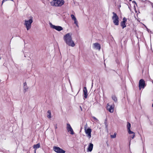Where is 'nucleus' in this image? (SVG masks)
I'll list each match as a JSON object with an SVG mask.
<instances>
[{"mask_svg":"<svg viewBox=\"0 0 153 153\" xmlns=\"http://www.w3.org/2000/svg\"><path fill=\"white\" fill-rule=\"evenodd\" d=\"M63 39L66 44L69 46L74 47L75 46V44L72 40L71 33H68L64 35Z\"/></svg>","mask_w":153,"mask_h":153,"instance_id":"obj_1","label":"nucleus"},{"mask_svg":"<svg viewBox=\"0 0 153 153\" xmlns=\"http://www.w3.org/2000/svg\"><path fill=\"white\" fill-rule=\"evenodd\" d=\"M152 83H153V81L152 82Z\"/></svg>","mask_w":153,"mask_h":153,"instance_id":"obj_33","label":"nucleus"},{"mask_svg":"<svg viewBox=\"0 0 153 153\" xmlns=\"http://www.w3.org/2000/svg\"><path fill=\"white\" fill-rule=\"evenodd\" d=\"M132 0H129L130 1H131Z\"/></svg>","mask_w":153,"mask_h":153,"instance_id":"obj_31","label":"nucleus"},{"mask_svg":"<svg viewBox=\"0 0 153 153\" xmlns=\"http://www.w3.org/2000/svg\"><path fill=\"white\" fill-rule=\"evenodd\" d=\"M30 19L28 20L25 21L24 25L27 30H29L31 27V24L33 22V17L30 16Z\"/></svg>","mask_w":153,"mask_h":153,"instance_id":"obj_3","label":"nucleus"},{"mask_svg":"<svg viewBox=\"0 0 153 153\" xmlns=\"http://www.w3.org/2000/svg\"><path fill=\"white\" fill-rule=\"evenodd\" d=\"M74 24H75L77 26V27H78V22L77 20V19H76V20H74Z\"/></svg>","mask_w":153,"mask_h":153,"instance_id":"obj_22","label":"nucleus"},{"mask_svg":"<svg viewBox=\"0 0 153 153\" xmlns=\"http://www.w3.org/2000/svg\"><path fill=\"white\" fill-rule=\"evenodd\" d=\"M71 17L72 19L74 20H76V18L74 16L73 14H71Z\"/></svg>","mask_w":153,"mask_h":153,"instance_id":"obj_21","label":"nucleus"},{"mask_svg":"<svg viewBox=\"0 0 153 153\" xmlns=\"http://www.w3.org/2000/svg\"><path fill=\"white\" fill-rule=\"evenodd\" d=\"M93 47L97 50H100V44L98 43H96L93 44Z\"/></svg>","mask_w":153,"mask_h":153,"instance_id":"obj_11","label":"nucleus"},{"mask_svg":"<svg viewBox=\"0 0 153 153\" xmlns=\"http://www.w3.org/2000/svg\"><path fill=\"white\" fill-rule=\"evenodd\" d=\"M131 134H133V135L132 136H131V137L132 139H133L135 136V133L133 132V133H131Z\"/></svg>","mask_w":153,"mask_h":153,"instance_id":"obj_23","label":"nucleus"},{"mask_svg":"<svg viewBox=\"0 0 153 153\" xmlns=\"http://www.w3.org/2000/svg\"><path fill=\"white\" fill-rule=\"evenodd\" d=\"M53 150L57 153H65V152L60 148L54 146L53 147Z\"/></svg>","mask_w":153,"mask_h":153,"instance_id":"obj_5","label":"nucleus"},{"mask_svg":"<svg viewBox=\"0 0 153 153\" xmlns=\"http://www.w3.org/2000/svg\"><path fill=\"white\" fill-rule=\"evenodd\" d=\"M93 118L94 119L95 121L97 122L98 121V120L95 117H93Z\"/></svg>","mask_w":153,"mask_h":153,"instance_id":"obj_24","label":"nucleus"},{"mask_svg":"<svg viewBox=\"0 0 153 153\" xmlns=\"http://www.w3.org/2000/svg\"><path fill=\"white\" fill-rule=\"evenodd\" d=\"M23 86H27L26 83V82H24L23 84Z\"/></svg>","mask_w":153,"mask_h":153,"instance_id":"obj_26","label":"nucleus"},{"mask_svg":"<svg viewBox=\"0 0 153 153\" xmlns=\"http://www.w3.org/2000/svg\"><path fill=\"white\" fill-rule=\"evenodd\" d=\"M54 127H55V129H56L57 128V125L56 124L55 125Z\"/></svg>","mask_w":153,"mask_h":153,"instance_id":"obj_27","label":"nucleus"},{"mask_svg":"<svg viewBox=\"0 0 153 153\" xmlns=\"http://www.w3.org/2000/svg\"><path fill=\"white\" fill-rule=\"evenodd\" d=\"M93 145L92 143H90L88 146V147L87 149V152H91L93 148Z\"/></svg>","mask_w":153,"mask_h":153,"instance_id":"obj_15","label":"nucleus"},{"mask_svg":"<svg viewBox=\"0 0 153 153\" xmlns=\"http://www.w3.org/2000/svg\"><path fill=\"white\" fill-rule=\"evenodd\" d=\"M112 99H113V100H114V101L115 102H117V99L116 97L115 96L113 95L112 96Z\"/></svg>","mask_w":153,"mask_h":153,"instance_id":"obj_18","label":"nucleus"},{"mask_svg":"<svg viewBox=\"0 0 153 153\" xmlns=\"http://www.w3.org/2000/svg\"><path fill=\"white\" fill-rule=\"evenodd\" d=\"M48 113V115H47V117L48 118H50L51 117V112L50 110H48V111L47 112Z\"/></svg>","mask_w":153,"mask_h":153,"instance_id":"obj_17","label":"nucleus"},{"mask_svg":"<svg viewBox=\"0 0 153 153\" xmlns=\"http://www.w3.org/2000/svg\"><path fill=\"white\" fill-rule=\"evenodd\" d=\"M116 133H114L113 135H111V138H115L116 137Z\"/></svg>","mask_w":153,"mask_h":153,"instance_id":"obj_20","label":"nucleus"},{"mask_svg":"<svg viewBox=\"0 0 153 153\" xmlns=\"http://www.w3.org/2000/svg\"><path fill=\"white\" fill-rule=\"evenodd\" d=\"M66 128L68 132H69L71 134L73 135L74 134L73 129H72V127L69 124H67Z\"/></svg>","mask_w":153,"mask_h":153,"instance_id":"obj_9","label":"nucleus"},{"mask_svg":"<svg viewBox=\"0 0 153 153\" xmlns=\"http://www.w3.org/2000/svg\"><path fill=\"white\" fill-rule=\"evenodd\" d=\"M50 3L52 6L61 7L64 4L65 1L64 0H53Z\"/></svg>","mask_w":153,"mask_h":153,"instance_id":"obj_2","label":"nucleus"},{"mask_svg":"<svg viewBox=\"0 0 153 153\" xmlns=\"http://www.w3.org/2000/svg\"><path fill=\"white\" fill-rule=\"evenodd\" d=\"M152 107H153V103L152 104Z\"/></svg>","mask_w":153,"mask_h":153,"instance_id":"obj_30","label":"nucleus"},{"mask_svg":"<svg viewBox=\"0 0 153 153\" xmlns=\"http://www.w3.org/2000/svg\"><path fill=\"white\" fill-rule=\"evenodd\" d=\"M7 1V0H3L2 1V4H1V5H2L3 3H4V2L6 1Z\"/></svg>","mask_w":153,"mask_h":153,"instance_id":"obj_25","label":"nucleus"},{"mask_svg":"<svg viewBox=\"0 0 153 153\" xmlns=\"http://www.w3.org/2000/svg\"><path fill=\"white\" fill-rule=\"evenodd\" d=\"M79 108L80 109V110H81V111H82V108L81 107V106H79Z\"/></svg>","mask_w":153,"mask_h":153,"instance_id":"obj_28","label":"nucleus"},{"mask_svg":"<svg viewBox=\"0 0 153 153\" xmlns=\"http://www.w3.org/2000/svg\"><path fill=\"white\" fill-rule=\"evenodd\" d=\"M24 92H25L28 90V87L27 86H23Z\"/></svg>","mask_w":153,"mask_h":153,"instance_id":"obj_19","label":"nucleus"},{"mask_svg":"<svg viewBox=\"0 0 153 153\" xmlns=\"http://www.w3.org/2000/svg\"><path fill=\"white\" fill-rule=\"evenodd\" d=\"M107 109L111 113H112L114 111V107L112 105H109L108 104H107Z\"/></svg>","mask_w":153,"mask_h":153,"instance_id":"obj_12","label":"nucleus"},{"mask_svg":"<svg viewBox=\"0 0 153 153\" xmlns=\"http://www.w3.org/2000/svg\"><path fill=\"white\" fill-rule=\"evenodd\" d=\"M83 91L84 95V97L86 99L88 96L87 90L86 87H85L84 88Z\"/></svg>","mask_w":153,"mask_h":153,"instance_id":"obj_13","label":"nucleus"},{"mask_svg":"<svg viewBox=\"0 0 153 153\" xmlns=\"http://www.w3.org/2000/svg\"><path fill=\"white\" fill-rule=\"evenodd\" d=\"M132 3H135L136 4V2H135V1H132Z\"/></svg>","mask_w":153,"mask_h":153,"instance_id":"obj_29","label":"nucleus"},{"mask_svg":"<svg viewBox=\"0 0 153 153\" xmlns=\"http://www.w3.org/2000/svg\"><path fill=\"white\" fill-rule=\"evenodd\" d=\"M40 147V144L39 143L33 145V148L35 149V153H36V149L39 148Z\"/></svg>","mask_w":153,"mask_h":153,"instance_id":"obj_16","label":"nucleus"},{"mask_svg":"<svg viewBox=\"0 0 153 153\" xmlns=\"http://www.w3.org/2000/svg\"><path fill=\"white\" fill-rule=\"evenodd\" d=\"M127 20L126 18L124 17L123 19V21L121 22L120 25L123 28H124L126 27V23L127 21Z\"/></svg>","mask_w":153,"mask_h":153,"instance_id":"obj_10","label":"nucleus"},{"mask_svg":"<svg viewBox=\"0 0 153 153\" xmlns=\"http://www.w3.org/2000/svg\"><path fill=\"white\" fill-rule=\"evenodd\" d=\"M145 81L143 79H141L140 80L139 83V90L141 88H143L145 87Z\"/></svg>","mask_w":153,"mask_h":153,"instance_id":"obj_7","label":"nucleus"},{"mask_svg":"<svg viewBox=\"0 0 153 153\" xmlns=\"http://www.w3.org/2000/svg\"><path fill=\"white\" fill-rule=\"evenodd\" d=\"M49 24L51 28L54 29L58 31H60L63 30V28L61 26L53 25L51 23H50Z\"/></svg>","mask_w":153,"mask_h":153,"instance_id":"obj_6","label":"nucleus"},{"mask_svg":"<svg viewBox=\"0 0 153 153\" xmlns=\"http://www.w3.org/2000/svg\"><path fill=\"white\" fill-rule=\"evenodd\" d=\"M24 56H25V57H26V56L25 55Z\"/></svg>","mask_w":153,"mask_h":153,"instance_id":"obj_32","label":"nucleus"},{"mask_svg":"<svg viewBox=\"0 0 153 153\" xmlns=\"http://www.w3.org/2000/svg\"><path fill=\"white\" fill-rule=\"evenodd\" d=\"M85 132L87 134V136L89 139H90L91 137V128H88L87 129L85 128Z\"/></svg>","mask_w":153,"mask_h":153,"instance_id":"obj_8","label":"nucleus"},{"mask_svg":"<svg viewBox=\"0 0 153 153\" xmlns=\"http://www.w3.org/2000/svg\"><path fill=\"white\" fill-rule=\"evenodd\" d=\"M113 16L112 19L114 24L116 25H118L119 24V18L117 14L114 12L113 13Z\"/></svg>","mask_w":153,"mask_h":153,"instance_id":"obj_4","label":"nucleus"},{"mask_svg":"<svg viewBox=\"0 0 153 153\" xmlns=\"http://www.w3.org/2000/svg\"><path fill=\"white\" fill-rule=\"evenodd\" d=\"M131 126L130 123L129 122H127V128L128 129V133L129 134H130L131 133H133V131H131L130 130Z\"/></svg>","mask_w":153,"mask_h":153,"instance_id":"obj_14","label":"nucleus"}]
</instances>
